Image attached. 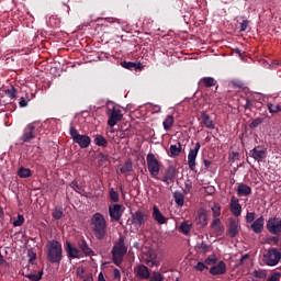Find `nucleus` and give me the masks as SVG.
<instances>
[{"instance_id": "obj_64", "label": "nucleus", "mask_w": 281, "mask_h": 281, "mask_svg": "<svg viewBox=\"0 0 281 281\" xmlns=\"http://www.w3.org/2000/svg\"><path fill=\"white\" fill-rule=\"evenodd\" d=\"M5 262V259L3 258V255L0 252V267Z\"/></svg>"}, {"instance_id": "obj_28", "label": "nucleus", "mask_w": 281, "mask_h": 281, "mask_svg": "<svg viewBox=\"0 0 281 281\" xmlns=\"http://www.w3.org/2000/svg\"><path fill=\"white\" fill-rule=\"evenodd\" d=\"M94 144L95 146H101V148H106L109 140H106L102 134H97L94 135Z\"/></svg>"}, {"instance_id": "obj_46", "label": "nucleus", "mask_w": 281, "mask_h": 281, "mask_svg": "<svg viewBox=\"0 0 281 281\" xmlns=\"http://www.w3.org/2000/svg\"><path fill=\"white\" fill-rule=\"evenodd\" d=\"M256 221V212H248L246 214V223H254Z\"/></svg>"}, {"instance_id": "obj_42", "label": "nucleus", "mask_w": 281, "mask_h": 281, "mask_svg": "<svg viewBox=\"0 0 281 281\" xmlns=\"http://www.w3.org/2000/svg\"><path fill=\"white\" fill-rule=\"evenodd\" d=\"M25 223V217L21 214L18 215V218L13 222V227H21Z\"/></svg>"}, {"instance_id": "obj_25", "label": "nucleus", "mask_w": 281, "mask_h": 281, "mask_svg": "<svg viewBox=\"0 0 281 281\" xmlns=\"http://www.w3.org/2000/svg\"><path fill=\"white\" fill-rule=\"evenodd\" d=\"M66 251L69 258H80V250L76 247H72L71 243H66Z\"/></svg>"}, {"instance_id": "obj_5", "label": "nucleus", "mask_w": 281, "mask_h": 281, "mask_svg": "<svg viewBox=\"0 0 281 281\" xmlns=\"http://www.w3.org/2000/svg\"><path fill=\"white\" fill-rule=\"evenodd\" d=\"M262 260L267 267H276L281 260V252L278 248H270L263 254Z\"/></svg>"}, {"instance_id": "obj_26", "label": "nucleus", "mask_w": 281, "mask_h": 281, "mask_svg": "<svg viewBox=\"0 0 281 281\" xmlns=\"http://www.w3.org/2000/svg\"><path fill=\"white\" fill-rule=\"evenodd\" d=\"M182 150H183V147H182L181 143H178V145H170L168 155L170 157H179V155H181Z\"/></svg>"}, {"instance_id": "obj_38", "label": "nucleus", "mask_w": 281, "mask_h": 281, "mask_svg": "<svg viewBox=\"0 0 281 281\" xmlns=\"http://www.w3.org/2000/svg\"><path fill=\"white\" fill-rule=\"evenodd\" d=\"M267 108H268L269 113H280L281 112V104L268 103Z\"/></svg>"}, {"instance_id": "obj_34", "label": "nucleus", "mask_w": 281, "mask_h": 281, "mask_svg": "<svg viewBox=\"0 0 281 281\" xmlns=\"http://www.w3.org/2000/svg\"><path fill=\"white\" fill-rule=\"evenodd\" d=\"M173 124H175V116L172 115H168L162 122V126L166 131H170Z\"/></svg>"}, {"instance_id": "obj_54", "label": "nucleus", "mask_w": 281, "mask_h": 281, "mask_svg": "<svg viewBox=\"0 0 281 281\" xmlns=\"http://www.w3.org/2000/svg\"><path fill=\"white\" fill-rule=\"evenodd\" d=\"M196 271H205V269H207V266H205V263L199 261L195 266Z\"/></svg>"}, {"instance_id": "obj_11", "label": "nucleus", "mask_w": 281, "mask_h": 281, "mask_svg": "<svg viewBox=\"0 0 281 281\" xmlns=\"http://www.w3.org/2000/svg\"><path fill=\"white\" fill-rule=\"evenodd\" d=\"M199 150H201V143H196L193 149H190L188 155V166L190 170H196V156L199 155Z\"/></svg>"}, {"instance_id": "obj_60", "label": "nucleus", "mask_w": 281, "mask_h": 281, "mask_svg": "<svg viewBox=\"0 0 281 281\" xmlns=\"http://www.w3.org/2000/svg\"><path fill=\"white\" fill-rule=\"evenodd\" d=\"M190 190H192V182L188 181V182H186V191L190 192Z\"/></svg>"}, {"instance_id": "obj_30", "label": "nucleus", "mask_w": 281, "mask_h": 281, "mask_svg": "<svg viewBox=\"0 0 281 281\" xmlns=\"http://www.w3.org/2000/svg\"><path fill=\"white\" fill-rule=\"evenodd\" d=\"M195 221L200 227H205V225H207V214L204 211L200 212Z\"/></svg>"}, {"instance_id": "obj_39", "label": "nucleus", "mask_w": 281, "mask_h": 281, "mask_svg": "<svg viewBox=\"0 0 281 281\" xmlns=\"http://www.w3.org/2000/svg\"><path fill=\"white\" fill-rule=\"evenodd\" d=\"M52 216L55 221H60L63 218V207H55Z\"/></svg>"}, {"instance_id": "obj_14", "label": "nucleus", "mask_w": 281, "mask_h": 281, "mask_svg": "<svg viewBox=\"0 0 281 281\" xmlns=\"http://www.w3.org/2000/svg\"><path fill=\"white\" fill-rule=\"evenodd\" d=\"M109 215L111 221H115L117 223L122 218V205L121 204L110 205Z\"/></svg>"}, {"instance_id": "obj_62", "label": "nucleus", "mask_w": 281, "mask_h": 281, "mask_svg": "<svg viewBox=\"0 0 281 281\" xmlns=\"http://www.w3.org/2000/svg\"><path fill=\"white\" fill-rule=\"evenodd\" d=\"M220 223H221V220H220V218L213 220V222H212V227H216V225H218Z\"/></svg>"}, {"instance_id": "obj_50", "label": "nucleus", "mask_w": 281, "mask_h": 281, "mask_svg": "<svg viewBox=\"0 0 281 281\" xmlns=\"http://www.w3.org/2000/svg\"><path fill=\"white\" fill-rule=\"evenodd\" d=\"M281 273L280 272H273L267 281H280Z\"/></svg>"}, {"instance_id": "obj_44", "label": "nucleus", "mask_w": 281, "mask_h": 281, "mask_svg": "<svg viewBox=\"0 0 281 281\" xmlns=\"http://www.w3.org/2000/svg\"><path fill=\"white\" fill-rule=\"evenodd\" d=\"M133 170V165L131 162H125L123 168H121L122 175H126V172H131Z\"/></svg>"}, {"instance_id": "obj_63", "label": "nucleus", "mask_w": 281, "mask_h": 281, "mask_svg": "<svg viewBox=\"0 0 281 281\" xmlns=\"http://www.w3.org/2000/svg\"><path fill=\"white\" fill-rule=\"evenodd\" d=\"M270 240H272V243H274V245H278L280 239L278 237H271Z\"/></svg>"}, {"instance_id": "obj_37", "label": "nucleus", "mask_w": 281, "mask_h": 281, "mask_svg": "<svg viewBox=\"0 0 281 281\" xmlns=\"http://www.w3.org/2000/svg\"><path fill=\"white\" fill-rule=\"evenodd\" d=\"M109 194L112 203H120V193L115 189L111 188Z\"/></svg>"}, {"instance_id": "obj_22", "label": "nucleus", "mask_w": 281, "mask_h": 281, "mask_svg": "<svg viewBox=\"0 0 281 281\" xmlns=\"http://www.w3.org/2000/svg\"><path fill=\"white\" fill-rule=\"evenodd\" d=\"M121 67H123V69H128L130 71H137L143 69L142 63L135 61H122Z\"/></svg>"}, {"instance_id": "obj_24", "label": "nucleus", "mask_w": 281, "mask_h": 281, "mask_svg": "<svg viewBox=\"0 0 281 281\" xmlns=\"http://www.w3.org/2000/svg\"><path fill=\"white\" fill-rule=\"evenodd\" d=\"M251 194V187L249 184L240 183L237 187V196H249Z\"/></svg>"}, {"instance_id": "obj_27", "label": "nucleus", "mask_w": 281, "mask_h": 281, "mask_svg": "<svg viewBox=\"0 0 281 281\" xmlns=\"http://www.w3.org/2000/svg\"><path fill=\"white\" fill-rule=\"evenodd\" d=\"M173 199L178 207H183V204L186 203V195L181 191H175Z\"/></svg>"}, {"instance_id": "obj_40", "label": "nucleus", "mask_w": 281, "mask_h": 281, "mask_svg": "<svg viewBox=\"0 0 281 281\" xmlns=\"http://www.w3.org/2000/svg\"><path fill=\"white\" fill-rule=\"evenodd\" d=\"M252 274H254L255 278H258L259 280L267 279V271H265V270H255L252 272Z\"/></svg>"}, {"instance_id": "obj_15", "label": "nucleus", "mask_w": 281, "mask_h": 281, "mask_svg": "<svg viewBox=\"0 0 281 281\" xmlns=\"http://www.w3.org/2000/svg\"><path fill=\"white\" fill-rule=\"evenodd\" d=\"M249 156L255 159V161H262L267 159V149L260 148V147H255L249 151Z\"/></svg>"}, {"instance_id": "obj_47", "label": "nucleus", "mask_w": 281, "mask_h": 281, "mask_svg": "<svg viewBox=\"0 0 281 281\" xmlns=\"http://www.w3.org/2000/svg\"><path fill=\"white\" fill-rule=\"evenodd\" d=\"M149 281H164V276H161L159 272H153Z\"/></svg>"}, {"instance_id": "obj_56", "label": "nucleus", "mask_w": 281, "mask_h": 281, "mask_svg": "<svg viewBox=\"0 0 281 281\" xmlns=\"http://www.w3.org/2000/svg\"><path fill=\"white\" fill-rule=\"evenodd\" d=\"M113 277H114V280H120V278H122V273L117 268L113 269Z\"/></svg>"}, {"instance_id": "obj_51", "label": "nucleus", "mask_w": 281, "mask_h": 281, "mask_svg": "<svg viewBox=\"0 0 281 281\" xmlns=\"http://www.w3.org/2000/svg\"><path fill=\"white\" fill-rule=\"evenodd\" d=\"M247 27H249V20H244L240 23L239 32H247Z\"/></svg>"}, {"instance_id": "obj_33", "label": "nucleus", "mask_w": 281, "mask_h": 281, "mask_svg": "<svg viewBox=\"0 0 281 281\" xmlns=\"http://www.w3.org/2000/svg\"><path fill=\"white\" fill-rule=\"evenodd\" d=\"M18 176L20 179H29V177H32V170L30 168L20 167L18 170Z\"/></svg>"}, {"instance_id": "obj_8", "label": "nucleus", "mask_w": 281, "mask_h": 281, "mask_svg": "<svg viewBox=\"0 0 281 281\" xmlns=\"http://www.w3.org/2000/svg\"><path fill=\"white\" fill-rule=\"evenodd\" d=\"M266 228L269 234H273L274 236H280L281 234V217H270L266 223Z\"/></svg>"}, {"instance_id": "obj_48", "label": "nucleus", "mask_w": 281, "mask_h": 281, "mask_svg": "<svg viewBox=\"0 0 281 281\" xmlns=\"http://www.w3.org/2000/svg\"><path fill=\"white\" fill-rule=\"evenodd\" d=\"M76 273H77V278H80V280H82V278L87 276V272H85V268L82 267H78L76 270Z\"/></svg>"}, {"instance_id": "obj_61", "label": "nucleus", "mask_w": 281, "mask_h": 281, "mask_svg": "<svg viewBox=\"0 0 281 281\" xmlns=\"http://www.w3.org/2000/svg\"><path fill=\"white\" fill-rule=\"evenodd\" d=\"M203 164L205 168H210V166H212V160L204 159Z\"/></svg>"}, {"instance_id": "obj_32", "label": "nucleus", "mask_w": 281, "mask_h": 281, "mask_svg": "<svg viewBox=\"0 0 281 281\" xmlns=\"http://www.w3.org/2000/svg\"><path fill=\"white\" fill-rule=\"evenodd\" d=\"M200 85H203V87L210 88L216 86V79L212 77H204L200 79Z\"/></svg>"}, {"instance_id": "obj_7", "label": "nucleus", "mask_w": 281, "mask_h": 281, "mask_svg": "<svg viewBox=\"0 0 281 281\" xmlns=\"http://www.w3.org/2000/svg\"><path fill=\"white\" fill-rule=\"evenodd\" d=\"M147 168L151 177L155 179L157 178V175H159V170L161 169L159 165V160L155 157V154L149 153L147 155Z\"/></svg>"}, {"instance_id": "obj_19", "label": "nucleus", "mask_w": 281, "mask_h": 281, "mask_svg": "<svg viewBox=\"0 0 281 281\" xmlns=\"http://www.w3.org/2000/svg\"><path fill=\"white\" fill-rule=\"evenodd\" d=\"M153 218L158 223V225H166L168 223V218L164 216V213L159 211V207L157 205L153 206Z\"/></svg>"}, {"instance_id": "obj_9", "label": "nucleus", "mask_w": 281, "mask_h": 281, "mask_svg": "<svg viewBox=\"0 0 281 281\" xmlns=\"http://www.w3.org/2000/svg\"><path fill=\"white\" fill-rule=\"evenodd\" d=\"M148 222V215L146 212L138 210L135 213H132V225L136 227H144Z\"/></svg>"}, {"instance_id": "obj_29", "label": "nucleus", "mask_w": 281, "mask_h": 281, "mask_svg": "<svg viewBox=\"0 0 281 281\" xmlns=\"http://www.w3.org/2000/svg\"><path fill=\"white\" fill-rule=\"evenodd\" d=\"M190 229H192V223H190V221H183L179 226V232H181V234H184V236H188V234H190Z\"/></svg>"}, {"instance_id": "obj_21", "label": "nucleus", "mask_w": 281, "mask_h": 281, "mask_svg": "<svg viewBox=\"0 0 281 281\" xmlns=\"http://www.w3.org/2000/svg\"><path fill=\"white\" fill-rule=\"evenodd\" d=\"M136 274H137V278H139L140 280L150 279V270H148V267H146L145 265L137 266Z\"/></svg>"}, {"instance_id": "obj_58", "label": "nucleus", "mask_w": 281, "mask_h": 281, "mask_svg": "<svg viewBox=\"0 0 281 281\" xmlns=\"http://www.w3.org/2000/svg\"><path fill=\"white\" fill-rule=\"evenodd\" d=\"M19 105L21 106V109H25V106H27V99H25V97H22L20 99Z\"/></svg>"}, {"instance_id": "obj_57", "label": "nucleus", "mask_w": 281, "mask_h": 281, "mask_svg": "<svg viewBox=\"0 0 281 281\" xmlns=\"http://www.w3.org/2000/svg\"><path fill=\"white\" fill-rule=\"evenodd\" d=\"M81 280L82 281H93V273L87 272Z\"/></svg>"}, {"instance_id": "obj_12", "label": "nucleus", "mask_w": 281, "mask_h": 281, "mask_svg": "<svg viewBox=\"0 0 281 281\" xmlns=\"http://www.w3.org/2000/svg\"><path fill=\"white\" fill-rule=\"evenodd\" d=\"M229 210L231 214L237 218L240 216V214H243V205L240 204V200H238V198L235 195L231 198Z\"/></svg>"}, {"instance_id": "obj_6", "label": "nucleus", "mask_w": 281, "mask_h": 281, "mask_svg": "<svg viewBox=\"0 0 281 281\" xmlns=\"http://www.w3.org/2000/svg\"><path fill=\"white\" fill-rule=\"evenodd\" d=\"M106 115H108V126H110V128H113V126L117 125V123L124 117L122 110H120V108H116V106L109 109L106 112Z\"/></svg>"}, {"instance_id": "obj_35", "label": "nucleus", "mask_w": 281, "mask_h": 281, "mask_svg": "<svg viewBox=\"0 0 281 281\" xmlns=\"http://www.w3.org/2000/svg\"><path fill=\"white\" fill-rule=\"evenodd\" d=\"M144 262L148 266V267H157V255L154 252L149 254V258L144 259Z\"/></svg>"}, {"instance_id": "obj_59", "label": "nucleus", "mask_w": 281, "mask_h": 281, "mask_svg": "<svg viewBox=\"0 0 281 281\" xmlns=\"http://www.w3.org/2000/svg\"><path fill=\"white\" fill-rule=\"evenodd\" d=\"M99 161H109V155H104L103 153H100Z\"/></svg>"}, {"instance_id": "obj_36", "label": "nucleus", "mask_w": 281, "mask_h": 281, "mask_svg": "<svg viewBox=\"0 0 281 281\" xmlns=\"http://www.w3.org/2000/svg\"><path fill=\"white\" fill-rule=\"evenodd\" d=\"M5 95H8V98H10L11 100H16V93H19V90H16V88H14V86L11 87V89H7L4 91Z\"/></svg>"}, {"instance_id": "obj_16", "label": "nucleus", "mask_w": 281, "mask_h": 281, "mask_svg": "<svg viewBox=\"0 0 281 281\" xmlns=\"http://www.w3.org/2000/svg\"><path fill=\"white\" fill-rule=\"evenodd\" d=\"M176 178H177V169L172 166H169L161 181L167 186H170V183H175Z\"/></svg>"}, {"instance_id": "obj_17", "label": "nucleus", "mask_w": 281, "mask_h": 281, "mask_svg": "<svg viewBox=\"0 0 281 281\" xmlns=\"http://www.w3.org/2000/svg\"><path fill=\"white\" fill-rule=\"evenodd\" d=\"M239 232H240V225L238 224V221L231 218L228 224L227 236H229V238H236Z\"/></svg>"}, {"instance_id": "obj_53", "label": "nucleus", "mask_w": 281, "mask_h": 281, "mask_svg": "<svg viewBox=\"0 0 281 281\" xmlns=\"http://www.w3.org/2000/svg\"><path fill=\"white\" fill-rule=\"evenodd\" d=\"M204 265H216V257H209L204 260Z\"/></svg>"}, {"instance_id": "obj_3", "label": "nucleus", "mask_w": 281, "mask_h": 281, "mask_svg": "<svg viewBox=\"0 0 281 281\" xmlns=\"http://www.w3.org/2000/svg\"><path fill=\"white\" fill-rule=\"evenodd\" d=\"M125 240L126 237L121 235L111 250L112 260L116 267L122 265V260H124V256H126V251H128V246L126 245Z\"/></svg>"}, {"instance_id": "obj_31", "label": "nucleus", "mask_w": 281, "mask_h": 281, "mask_svg": "<svg viewBox=\"0 0 281 281\" xmlns=\"http://www.w3.org/2000/svg\"><path fill=\"white\" fill-rule=\"evenodd\" d=\"M25 278L31 281H40L43 278V270L29 272L25 274Z\"/></svg>"}, {"instance_id": "obj_52", "label": "nucleus", "mask_w": 281, "mask_h": 281, "mask_svg": "<svg viewBox=\"0 0 281 281\" xmlns=\"http://www.w3.org/2000/svg\"><path fill=\"white\" fill-rule=\"evenodd\" d=\"M70 186L75 190V192H82V187L78 184V181H72Z\"/></svg>"}, {"instance_id": "obj_10", "label": "nucleus", "mask_w": 281, "mask_h": 281, "mask_svg": "<svg viewBox=\"0 0 281 281\" xmlns=\"http://www.w3.org/2000/svg\"><path fill=\"white\" fill-rule=\"evenodd\" d=\"M32 139H36V127L33 123L25 126L20 142L30 143Z\"/></svg>"}, {"instance_id": "obj_1", "label": "nucleus", "mask_w": 281, "mask_h": 281, "mask_svg": "<svg viewBox=\"0 0 281 281\" xmlns=\"http://www.w3.org/2000/svg\"><path fill=\"white\" fill-rule=\"evenodd\" d=\"M90 227L97 240L106 238V218L102 213H94L90 218Z\"/></svg>"}, {"instance_id": "obj_43", "label": "nucleus", "mask_w": 281, "mask_h": 281, "mask_svg": "<svg viewBox=\"0 0 281 281\" xmlns=\"http://www.w3.org/2000/svg\"><path fill=\"white\" fill-rule=\"evenodd\" d=\"M262 122H265L263 119L257 117L249 124V128H258Z\"/></svg>"}, {"instance_id": "obj_18", "label": "nucleus", "mask_w": 281, "mask_h": 281, "mask_svg": "<svg viewBox=\"0 0 281 281\" xmlns=\"http://www.w3.org/2000/svg\"><path fill=\"white\" fill-rule=\"evenodd\" d=\"M250 229L255 234H262V231L265 229V216L261 215L260 217L255 220L250 225Z\"/></svg>"}, {"instance_id": "obj_2", "label": "nucleus", "mask_w": 281, "mask_h": 281, "mask_svg": "<svg viewBox=\"0 0 281 281\" xmlns=\"http://www.w3.org/2000/svg\"><path fill=\"white\" fill-rule=\"evenodd\" d=\"M46 258L50 265L63 262V244L56 239L48 240L46 244Z\"/></svg>"}, {"instance_id": "obj_55", "label": "nucleus", "mask_w": 281, "mask_h": 281, "mask_svg": "<svg viewBox=\"0 0 281 281\" xmlns=\"http://www.w3.org/2000/svg\"><path fill=\"white\" fill-rule=\"evenodd\" d=\"M245 260H249V254L243 255L237 263V267L245 265Z\"/></svg>"}, {"instance_id": "obj_23", "label": "nucleus", "mask_w": 281, "mask_h": 281, "mask_svg": "<svg viewBox=\"0 0 281 281\" xmlns=\"http://www.w3.org/2000/svg\"><path fill=\"white\" fill-rule=\"evenodd\" d=\"M78 247H79L80 251H82V254H85V256H93V249H91V247H89V244H87V240L85 238L79 239Z\"/></svg>"}, {"instance_id": "obj_41", "label": "nucleus", "mask_w": 281, "mask_h": 281, "mask_svg": "<svg viewBox=\"0 0 281 281\" xmlns=\"http://www.w3.org/2000/svg\"><path fill=\"white\" fill-rule=\"evenodd\" d=\"M211 210H212V213H213L214 218H218V216H221V204L215 203V204L212 206Z\"/></svg>"}, {"instance_id": "obj_13", "label": "nucleus", "mask_w": 281, "mask_h": 281, "mask_svg": "<svg viewBox=\"0 0 281 281\" xmlns=\"http://www.w3.org/2000/svg\"><path fill=\"white\" fill-rule=\"evenodd\" d=\"M200 124L201 126H204V128H209V131H214V128H216L214 120H212V116L205 111L200 113Z\"/></svg>"}, {"instance_id": "obj_4", "label": "nucleus", "mask_w": 281, "mask_h": 281, "mask_svg": "<svg viewBox=\"0 0 281 281\" xmlns=\"http://www.w3.org/2000/svg\"><path fill=\"white\" fill-rule=\"evenodd\" d=\"M69 135L75 144H78L81 148H89L91 146V137L88 135H82L76 130V127L70 126Z\"/></svg>"}, {"instance_id": "obj_20", "label": "nucleus", "mask_w": 281, "mask_h": 281, "mask_svg": "<svg viewBox=\"0 0 281 281\" xmlns=\"http://www.w3.org/2000/svg\"><path fill=\"white\" fill-rule=\"evenodd\" d=\"M225 271H227V265H225V261H220L210 269L211 276H223Z\"/></svg>"}, {"instance_id": "obj_49", "label": "nucleus", "mask_w": 281, "mask_h": 281, "mask_svg": "<svg viewBox=\"0 0 281 281\" xmlns=\"http://www.w3.org/2000/svg\"><path fill=\"white\" fill-rule=\"evenodd\" d=\"M245 101L246 104L244 105V109L246 111H251V109L254 108V102L249 98H246Z\"/></svg>"}, {"instance_id": "obj_45", "label": "nucleus", "mask_w": 281, "mask_h": 281, "mask_svg": "<svg viewBox=\"0 0 281 281\" xmlns=\"http://www.w3.org/2000/svg\"><path fill=\"white\" fill-rule=\"evenodd\" d=\"M199 249L202 251V254H209L210 251V245L205 244V241H202L199 244Z\"/></svg>"}]
</instances>
